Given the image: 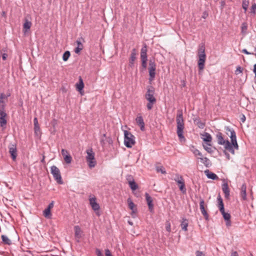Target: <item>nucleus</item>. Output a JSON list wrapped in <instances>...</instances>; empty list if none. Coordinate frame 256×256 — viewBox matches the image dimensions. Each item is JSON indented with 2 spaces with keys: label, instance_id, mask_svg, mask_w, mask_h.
Segmentation results:
<instances>
[{
  "label": "nucleus",
  "instance_id": "3",
  "mask_svg": "<svg viewBox=\"0 0 256 256\" xmlns=\"http://www.w3.org/2000/svg\"><path fill=\"white\" fill-rule=\"evenodd\" d=\"M198 67L199 70H202L204 68V64L206 60L205 54V47L204 44L200 46L198 50Z\"/></svg>",
  "mask_w": 256,
  "mask_h": 256
},
{
  "label": "nucleus",
  "instance_id": "63",
  "mask_svg": "<svg viewBox=\"0 0 256 256\" xmlns=\"http://www.w3.org/2000/svg\"><path fill=\"white\" fill-rule=\"evenodd\" d=\"M208 16V14H206V12H204L203 14L202 18H206Z\"/></svg>",
  "mask_w": 256,
  "mask_h": 256
},
{
  "label": "nucleus",
  "instance_id": "35",
  "mask_svg": "<svg viewBox=\"0 0 256 256\" xmlns=\"http://www.w3.org/2000/svg\"><path fill=\"white\" fill-rule=\"evenodd\" d=\"M8 96L4 94H1L0 95V108H1V106L4 104L5 105L4 102L3 100V99L6 98Z\"/></svg>",
  "mask_w": 256,
  "mask_h": 256
},
{
  "label": "nucleus",
  "instance_id": "17",
  "mask_svg": "<svg viewBox=\"0 0 256 256\" xmlns=\"http://www.w3.org/2000/svg\"><path fill=\"white\" fill-rule=\"evenodd\" d=\"M90 204L93 210L94 211L98 210H100V206L99 204L96 202V198H90Z\"/></svg>",
  "mask_w": 256,
  "mask_h": 256
},
{
  "label": "nucleus",
  "instance_id": "51",
  "mask_svg": "<svg viewBox=\"0 0 256 256\" xmlns=\"http://www.w3.org/2000/svg\"><path fill=\"white\" fill-rule=\"evenodd\" d=\"M217 199H218V204L223 203L222 199L220 194L218 195Z\"/></svg>",
  "mask_w": 256,
  "mask_h": 256
},
{
  "label": "nucleus",
  "instance_id": "59",
  "mask_svg": "<svg viewBox=\"0 0 256 256\" xmlns=\"http://www.w3.org/2000/svg\"><path fill=\"white\" fill-rule=\"evenodd\" d=\"M227 150H224V153L225 154V155L226 156V157L227 158L228 160H230V156L229 154L228 153V152H226Z\"/></svg>",
  "mask_w": 256,
  "mask_h": 256
},
{
  "label": "nucleus",
  "instance_id": "31",
  "mask_svg": "<svg viewBox=\"0 0 256 256\" xmlns=\"http://www.w3.org/2000/svg\"><path fill=\"white\" fill-rule=\"evenodd\" d=\"M32 26V22H28V20H26L24 24V29L25 30L26 32L28 30H29Z\"/></svg>",
  "mask_w": 256,
  "mask_h": 256
},
{
  "label": "nucleus",
  "instance_id": "49",
  "mask_svg": "<svg viewBox=\"0 0 256 256\" xmlns=\"http://www.w3.org/2000/svg\"><path fill=\"white\" fill-rule=\"evenodd\" d=\"M246 116L244 114H242L240 116V120L242 122H244L246 121Z\"/></svg>",
  "mask_w": 256,
  "mask_h": 256
},
{
  "label": "nucleus",
  "instance_id": "26",
  "mask_svg": "<svg viewBox=\"0 0 256 256\" xmlns=\"http://www.w3.org/2000/svg\"><path fill=\"white\" fill-rule=\"evenodd\" d=\"M2 242L6 244L10 245L12 244V241L6 235H2Z\"/></svg>",
  "mask_w": 256,
  "mask_h": 256
},
{
  "label": "nucleus",
  "instance_id": "10",
  "mask_svg": "<svg viewBox=\"0 0 256 256\" xmlns=\"http://www.w3.org/2000/svg\"><path fill=\"white\" fill-rule=\"evenodd\" d=\"M154 89L152 86H150L147 89L146 94V98L150 102H156V98L154 97Z\"/></svg>",
  "mask_w": 256,
  "mask_h": 256
},
{
  "label": "nucleus",
  "instance_id": "18",
  "mask_svg": "<svg viewBox=\"0 0 256 256\" xmlns=\"http://www.w3.org/2000/svg\"><path fill=\"white\" fill-rule=\"evenodd\" d=\"M136 121L138 125L140 127L142 130H144V122L143 118L140 115L138 116L136 118Z\"/></svg>",
  "mask_w": 256,
  "mask_h": 256
},
{
  "label": "nucleus",
  "instance_id": "5",
  "mask_svg": "<svg viewBox=\"0 0 256 256\" xmlns=\"http://www.w3.org/2000/svg\"><path fill=\"white\" fill-rule=\"evenodd\" d=\"M50 172L55 180L58 184H62L63 181L60 170L56 166H52L50 167Z\"/></svg>",
  "mask_w": 256,
  "mask_h": 256
},
{
  "label": "nucleus",
  "instance_id": "2",
  "mask_svg": "<svg viewBox=\"0 0 256 256\" xmlns=\"http://www.w3.org/2000/svg\"><path fill=\"white\" fill-rule=\"evenodd\" d=\"M177 130L176 132L179 138L181 140L184 139L183 135L184 126V120L182 116V110H178L176 118Z\"/></svg>",
  "mask_w": 256,
  "mask_h": 256
},
{
  "label": "nucleus",
  "instance_id": "33",
  "mask_svg": "<svg viewBox=\"0 0 256 256\" xmlns=\"http://www.w3.org/2000/svg\"><path fill=\"white\" fill-rule=\"evenodd\" d=\"M64 160L66 164H70L72 160V158L70 154H66L64 156Z\"/></svg>",
  "mask_w": 256,
  "mask_h": 256
},
{
  "label": "nucleus",
  "instance_id": "48",
  "mask_svg": "<svg viewBox=\"0 0 256 256\" xmlns=\"http://www.w3.org/2000/svg\"><path fill=\"white\" fill-rule=\"evenodd\" d=\"M196 256H205L203 252L200 250H197L196 252Z\"/></svg>",
  "mask_w": 256,
  "mask_h": 256
},
{
  "label": "nucleus",
  "instance_id": "8",
  "mask_svg": "<svg viewBox=\"0 0 256 256\" xmlns=\"http://www.w3.org/2000/svg\"><path fill=\"white\" fill-rule=\"evenodd\" d=\"M174 180L178 184L180 190L182 193H186V190L185 187L184 180L182 176L176 174V177L174 178Z\"/></svg>",
  "mask_w": 256,
  "mask_h": 256
},
{
  "label": "nucleus",
  "instance_id": "24",
  "mask_svg": "<svg viewBox=\"0 0 256 256\" xmlns=\"http://www.w3.org/2000/svg\"><path fill=\"white\" fill-rule=\"evenodd\" d=\"M75 236L80 238H81L82 230L78 226H76L74 227Z\"/></svg>",
  "mask_w": 256,
  "mask_h": 256
},
{
  "label": "nucleus",
  "instance_id": "22",
  "mask_svg": "<svg viewBox=\"0 0 256 256\" xmlns=\"http://www.w3.org/2000/svg\"><path fill=\"white\" fill-rule=\"evenodd\" d=\"M128 208L132 210V213H136L137 212V208L136 205L132 202L130 198L128 199Z\"/></svg>",
  "mask_w": 256,
  "mask_h": 256
},
{
  "label": "nucleus",
  "instance_id": "12",
  "mask_svg": "<svg viewBox=\"0 0 256 256\" xmlns=\"http://www.w3.org/2000/svg\"><path fill=\"white\" fill-rule=\"evenodd\" d=\"M146 200L148 205L149 210L152 212H154V204L152 198L148 193L145 194Z\"/></svg>",
  "mask_w": 256,
  "mask_h": 256
},
{
  "label": "nucleus",
  "instance_id": "27",
  "mask_svg": "<svg viewBox=\"0 0 256 256\" xmlns=\"http://www.w3.org/2000/svg\"><path fill=\"white\" fill-rule=\"evenodd\" d=\"M43 214H44V216L45 218H51L52 214L50 212V209H49L48 208H46L44 210V211Z\"/></svg>",
  "mask_w": 256,
  "mask_h": 256
},
{
  "label": "nucleus",
  "instance_id": "64",
  "mask_svg": "<svg viewBox=\"0 0 256 256\" xmlns=\"http://www.w3.org/2000/svg\"><path fill=\"white\" fill-rule=\"evenodd\" d=\"M44 158H45V156L44 155H43L42 156V160H41V162H42V164H44L45 163V160H44Z\"/></svg>",
  "mask_w": 256,
  "mask_h": 256
},
{
  "label": "nucleus",
  "instance_id": "52",
  "mask_svg": "<svg viewBox=\"0 0 256 256\" xmlns=\"http://www.w3.org/2000/svg\"><path fill=\"white\" fill-rule=\"evenodd\" d=\"M242 72V68L240 66H238L236 70V74H238V72L241 73Z\"/></svg>",
  "mask_w": 256,
  "mask_h": 256
},
{
  "label": "nucleus",
  "instance_id": "57",
  "mask_svg": "<svg viewBox=\"0 0 256 256\" xmlns=\"http://www.w3.org/2000/svg\"><path fill=\"white\" fill-rule=\"evenodd\" d=\"M62 154L64 157L66 154H68V152L66 150L62 149Z\"/></svg>",
  "mask_w": 256,
  "mask_h": 256
},
{
  "label": "nucleus",
  "instance_id": "45",
  "mask_svg": "<svg viewBox=\"0 0 256 256\" xmlns=\"http://www.w3.org/2000/svg\"><path fill=\"white\" fill-rule=\"evenodd\" d=\"M166 228L168 232H170L171 228H170V222H167V224H166Z\"/></svg>",
  "mask_w": 256,
  "mask_h": 256
},
{
  "label": "nucleus",
  "instance_id": "44",
  "mask_svg": "<svg viewBox=\"0 0 256 256\" xmlns=\"http://www.w3.org/2000/svg\"><path fill=\"white\" fill-rule=\"evenodd\" d=\"M105 255L106 256H113L108 249L105 250Z\"/></svg>",
  "mask_w": 256,
  "mask_h": 256
},
{
  "label": "nucleus",
  "instance_id": "7",
  "mask_svg": "<svg viewBox=\"0 0 256 256\" xmlns=\"http://www.w3.org/2000/svg\"><path fill=\"white\" fill-rule=\"evenodd\" d=\"M156 64L154 58H150L149 60L148 72L150 75V80H152L156 76Z\"/></svg>",
  "mask_w": 256,
  "mask_h": 256
},
{
  "label": "nucleus",
  "instance_id": "34",
  "mask_svg": "<svg viewBox=\"0 0 256 256\" xmlns=\"http://www.w3.org/2000/svg\"><path fill=\"white\" fill-rule=\"evenodd\" d=\"M249 4L248 0H242V8L246 11L248 9V6Z\"/></svg>",
  "mask_w": 256,
  "mask_h": 256
},
{
  "label": "nucleus",
  "instance_id": "6",
  "mask_svg": "<svg viewBox=\"0 0 256 256\" xmlns=\"http://www.w3.org/2000/svg\"><path fill=\"white\" fill-rule=\"evenodd\" d=\"M87 156L86 157V161L90 168H92L95 166L96 161L94 160V153L92 148L86 150Z\"/></svg>",
  "mask_w": 256,
  "mask_h": 256
},
{
  "label": "nucleus",
  "instance_id": "1",
  "mask_svg": "<svg viewBox=\"0 0 256 256\" xmlns=\"http://www.w3.org/2000/svg\"><path fill=\"white\" fill-rule=\"evenodd\" d=\"M226 134L230 136L231 142L228 140L224 139L223 134L222 132H218L216 134V138L217 140L218 144L220 145L224 146L226 150H228L232 154H234V149H238V145L236 140V134L234 130L226 126L225 128Z\"/></svg>",
  "mask_w": 256,
  "mask_h": 256
},
{
  "label": "nucleus",
  "instance_id": "11",
  "mask_svg": "<svg viewBox=\"0 0 256 256\" xmlns=\"http://www.w3.org/2000/svg\"><path fill=\"white\" fill-rule=\"evenodd\" d=\"M9 153L13 160H15L17 157V149L16 144H10L8 146Z\"/></svg>",
  "mask_w": 256,
  "mask_h": 256
},
{
  "label": "nucleus",
  "instance_id": "40",
  "mask_svg": "<svg viewBox=\"0 0 256 256\" xmlns=\"http://www.w3.org/2000/svg\"><path fill=\"white\" fill-rule=\"evenodd\" d=\"M218 208L220 212L224 211V203L218 204Z\"/></svg>",
  "mask_w": 256,
  "mask_h": 256
},
{
  "label": "nucleus",
  "instance_id": "23",
  "mask_svg": "<svg viewBox=\"0 0 256 256\" xmlns=\"http://www.w3.org/2000/svg\"><path fill=\"white\" fill-rule=\"evenodd\" d=\"M188 220L186 218H182V221L181 222L180 226L182 228V230L186 232L188 230Z\"/></svg>",
  "mask_w": 256,
  "mask_h": 256
},
{
  "label": "nucleus",
  "instance_id": "36",
  "mask_svg": "<svg viewBox=\"0 0 256 256\" xmlns=\"http://www.w3.org/2000/svg\"><path fill=\"white\" fill-rule=\"evenodd\" d=\"M156 170L157 172H160L162 174H166V171L165 170L164 168L162 166H156Z\"/></svg>",
  "mask_w": 256,
  "mask_h": 256
},
{
  "label": "nucleus",
  "instance_id": "14",
  "mask_svg": "<svg viewBox=\"0 0 256 256\" xmlns=\"http://www.w3.org/2000/svg\"><path fill=\"white\" fill-rule=\"evenodd\" d=\"M223 182H224L222 184V190L224 194L225 198H228L230 195V192L228 184L226 182L225 180H224Z\"/></svg>",
  "mask_w": 256,
  "mask_h": 256
},
{
  "label": "nucleus",
  "instance_id": "61",
  "mask_svg": "<svg viewBox=\"0 0 256 256\" xmlns=\"http://www.w3.org/2000/svg\"><path fill=\"white\" fill-rule=\"evenodd\" d=\"M194 154L196 156L198 155H201V152L198 150H194Z\"/></svg>",
  "mask_w": 256,
  "mask_h": 256
},
{
  "label": "nucleus",
  "instance_id": "19",
  "mask_svg": "<svg viewBox=\"0 0 256 256\" xmlns=\"http://www.w3.org/2000/svg\"><path fill=\"white\" fill-rule=\"evenodd\" d=\"M202 140L204 142H207V144L211 146L210 142L212 140V137L211 135L208 132H204L202 135Z\"/></svg>",
  "mask_w": 256,
  "mask_h": 256
},
{
  "label": "nucleus",
  "instance_id": "32",
  "mask_svg": "<svg viewBox=\"0 0 256 256\" xmlns=\"http://www.w3.org/2000/svg\"><path fill=\"white\" fill-rule=\"evenodd\" d=\"M70 56V53L69 51L67 50L64 52L62 56V60L66 62L68 60V58Z\"/></svg>",
  "mask_w": 256,
  "mask_h": 256
},
{
  "label": "nucleus",
  "instance_id": "30",
  "mask_svg": "<svg viewBox=\"0 0 256 256\" xmlns=\"http://www.w3.org/2000/svg\"><path fill=\"white\" fill-rule=\"evenodd\" d=\"M198 158L200 160L201 162H202L205 166L206 167L208 166L210 160L207 158Z\"/></svg>",
  "mask_w": 256,
  "mask_h": 256
},
{
  "label": "nucleus",
  "instance_id": "15",
  "mask_svg": "<svg viewBox=\"0 0 256 256\" xmlns=\"http://www.w3.org/2000/svg\"><path fill=\"white\" fill-rule=\"evenodd\" d=\"M200 208L202 212V214L204 216L205 219L206 220H208V214L204 208V201L202 198H201L200 200Z\"/></svg>",
  "mask_w": 256,
  "mask_h": 256
},
{
  "label": "nucleus",
  "instance_id": "29",
  "mask_svg": "<svg viewBox=\"0 0 256 256\" xmlns=\"http://www.w3.org/2000/svg\"><path fill=\"white\" fill-rule=\"evenodd\" d=\"M129 186L130 188L133 190H136L138 188V184L134 182V180L129 182Z\"/></svg>",
  "mask_w": 256,
  "mask_h": 256
},
{
  "label": "nucleus",
  "instance_id": "38",
  "mask_svg": "<svg viewBox=\"0 0 256 256\" xmlns=\"http://www.w3.org/2000/svg\"><path fill=\"white\" fill-rule=\"evenodd\" d=\"M196 124L198 127L200 128H204L205 126V123L200 120L198 121Z\"/></svg>",
  "mask_w": 256,
  "mask_h": 256
},
{
  "label": "nucleus",
  "instance_id": "13",
  "mask_svg": "<svg viewBox=\"0 0 256 256\" xmlns=\"http://www.w3.org/2000/svg\"><path fill=\"white\" fill-rule=\"evenodd\" d=\"M147 46L144 44L140 50V59L142 62H147Z\"/></svg>",
  "mask_w": 256,
  "mask_h": 256
},
{
  "label": "nucleus",
  "instance_id": "20",
  "mask_svg": "<svg viewBox=\"0 0 256 256\" xmlns=\"http://www.w3.org/2000/svg\"><path fill=\"white\" fill-rule=\"evenodd\" d=\"M204 174L208 178L210 179H212V180H217L218 179V177L216 174L210 172L208 170H206L204 171Z\"/></svg>",
  "mask_w": 256,
  "mask_h": 256
},
{
  "label": "nucleus",
  "instance_id": "62",
  "mask_svg": "<svg viewBox=\"0 0 256 256\" xmlns=\"http://www.w3.org/2000/svg\"><path fill=\"white\" fill-rule=\"evenodd\" d=\"M230 256H238V253L236 251L232 252Z\"/></svg>",
  "mask_w": 256,
  "mask_h": 256
},
{
  "label": "nucleus",
  "instance_id": "53",
  "mask_svg": "<svg viewBox=\"0 0 256 256\" xmlns=\"http://www.w3.org/2000/svg\"><path fill=\"white\" fill-rule=\"evenodd\" d=\"M242 52L246 54H254V53L248 52L246 49H243Z\"/></svg>",
  "mask_w": 256,
  "mask_h": 256
},
{
  "label": "nucleus",
  "instance_id": "54",
  "mask_svg": "<svg viewBox=\"0 0 256 256\" xmlns=\"http://www.w3.org/2000/svg\"><path fill=\"white\" fill-rule=\"evenodd\" d=\"M54 201H52L48 204V206L47 208L51 210L53 207H54Z\"/></svg>",
  "mask_w": 256,
  "mask_h": 256
},
{
  "label": "nucleus",
  "instance_id": "16",
  "mask_svg": "<svg viewBox=\"0 0 256 256\" xmlns=\"http://www.w3.org/2000/svg\"><path fill=\"white\" fill-rule=\"evenodd\" d=\"M136 50L135 48L132 49L130 56L129 59V66L132 68L134 66V62L136 60Z\"/></svg>",
  "mask_w": 256,
  "mask_h": 256
},
{
  "label": "nucleus",
  "instance_id": "21",
  "mask_svg": "<svg viewBox=\"0 0 256 256\" xmlns=\"http://www.w3.org/2000/svg\"><path fill=\"white\" fill-rule=\"evenodd\" d=\"M246 186L245 183H244L240 188V196L243 200H246Z\"/></svg>",
  "mask_w": 256,
  "mask_h": 256
},
{
  "label": "nucleus",
  "instance_id": "41",
  "mask_svg": "<svg viewBox=\"0 0 256 256\" xmlns=\"http://www.w3.org/2000/svg\"><path fill=\"white\" fill-rule=\"evenodd\" d=\"M204 148V150L207 151L208 153H212L213 152V150H212L211 148L205 146L203 144Z\"/></svg>",
  "mask_w": 256,
  "mask_h": 256
},
{
  "label": "nucleus",
  "instance_id": "60",
  "mask_svg": "<svg viewBox=\"0 0 256 256\" xmlns=\"http://www.w3.org/2000/svg\"><path fill=\"white\" fill-rule=\"evenodd\" d=\"M106 141L110 144H112V138H110V137L106 138Z\"/></svg>",
  "mask_w": 256,
  "mask_h": 256
},
{
  "label": "nucleus",
  "instance_id": "55",
  "mask_svg": "<svg viewBox=\"0 0 256 256\" xmlns=\"http://www.w3.org/2000/svg\"><path fill=\"white\" fill-rule=\"evenodd\" d=\"M34 127L39 126L38 123V120L36 118H34Z\"/></svg>",
  "mask_w": 256,
  "mask_h": 256
},
{
  "label": "nucleus",
  "instance_id": "4",
  "mask_svg": "<svg viewBox=\"0 0 256 256\" xmlns=\"http://www.w3.org/2000/svg\"><path fill=\"white\" fill-rule=\"evenodd\" d=\"M135 137L128 130L124 131V144L128 148H130L135 144Z\"/></svg>",
  "mask_w": 256,
  "mask_h": 256
},
{
  "label": "nucleus",
  "instance_id": "25",
  "mask_svg": "<svg viewBox=\"0 0 256 256\" xmlns=\"http://www.w3.org/2000/svg\"><path fill=\"white\" fill-rule=\"evenodd\" d=\"M84 87V84L83 82V80L82 78L80 76L79 78V83L76 84V88L77 90L80 92Z\"/></svg>",
  "mask_w": 256,
  "mask_h": 256
},
{
  "label": "nucleus",
  "instance_id": "37",
  "mask_svg": "<svg viewBox=\"0 0 256 256\" xmlns=\"http://www.w3.org/2000/svg\"><path fill=\"white\" fill-rule=\"evenodd\" d=\"M34 131L36 136H39L40 135V126H36L34 127Z\"/></svg>",
  "mask_w": 256,
  "mask_h": 256
},
{
  "label": "nucleus",
  "instance_id": "50",
  "mask_svg": "<svg viewBox=\"0 0 256 256\" xmlns=\"http://www.w3.org/2000/svg\"><path fill=\"white\" fill-rule=\"evenodd\" d=\"M106 138L104 139L102 138H101L100 140V143L101 146H104L106 144Z\"/></svg>",
  "mask_w": 256,
  "mask_h": 256
},
{
  "label": "nucleus",
  "instance_id": "47",
  "mask_svg": "<svg viewBox=\"0 0 256 256\" xmlns=\"http://www.w3.org/2000/svg\"><path fill=\"white\" fill-rule=\"evenodd\" d=\"M83 49V48L81 47H76L74 50V52L76 54H79L80 52Z\"/></svg>",
  "mask_w": 256,
  "mask_h": 256
},
{
  "label": "nucleus",
  "instance_id": "46",
  "mask_svg": "<svg viewBox=\"0 0 256 256\" xmlns=\"http://www.w3.org/2000/svg\"><path fill=\"white\" fill-rule=\"evenodd\" d=\"M252 12H253L254 14L256 13V4H254L252 6Z\"/></svg>",
  "mask_w": 256,
  "mask_h": 256
},
{
  "label": "nucleus",
  "instance_id": "56",
  "mask_svg": "<svg viewBox=\"0 0 256 256\" xmlns=\"http://www.w3.org/2000/svg\"><path fill=\"white\" fill-rule=\"evenodd\" d=\"M142 66L144 69H146L147 67V62H142Z\"/></svg>",
  "mask_w": 256,
  "mask_h": 256
},
{
  "label": "nucleus",
  "instance_id": "28",
  "mask_svg": "<svg viewBox=\"0 0 256 256\" xmlns=\"http://www.w3.org/2000/svg\"><path fill=\"white\" fill-rule=\"evenodd\" d=\"M220 212L222 213L225 220L230 221L231 216L229 213L226 212L224 210V211Z\"/></svg>",
  "mask_w": 256,
  "mask_h": 256
},
{
  "label": "nucleus",
  "instance_id": "58",
  "mask_svg": "<svg viewBox=\"0 0 256 256\" xmlns=\"http://www.w3.org/2000/svg\"><path fill=\"white\" fill-rule=\"evenodd\" d=\"M8 56V55L6 53H3L2 54V59L4 60H6Z\"/></svg>",
  "mask_w": 256,
  "mask_h": 256
},
{
  "label": "nucleus",
  "instance_id": "42",
  "mask_svg": "<svg viewBox=\"0 0 256 256\" xmlns=\"http://www.w3.org/2000/svg\"><path fill=\"white\" fill-rule=\"evenodd\" d=\"M76 43L78 45V47H81L82 48H84L83 46V45L80 40V38H79L78 40H77L76 41Z\"/></svg>",
  "mask_w": 256,
  "mask_h": 256
},
{
  "label": "nucleus",
  "instance_id": "43",
  "mask_svg": "<svg viewBox=\"0 0 256 256\" xmlns=\"http://www.w3.org/2000/svg\"><path fill=\"white\" fill-rule=\"evenodd\" d=\"M96 254L97 256H103V254L100 249H98V248L96 249Z\"/></svg>",
  "mask_w": 256,
  "mask_h": 256
},
{
  "label": "nucleus",
  "instance_id": "9",
  "mask_svg": "<svg viewBox=\"0 0 256 256\" xmlns=\"http://www.w3.org/2000/svg\"><path fill=\"white\" fill-rule=\"evenodd\" d=\"M5 105L2 104L1 106V108H0V126L2 128H6L7 120H6V117L7 116V114L4 110Z\"/></svg>",
  "mask_w": 256,
  "mask_h": 256
},
{
  "label": "nucleus",
  "instance_id": "39",
  "mask_svg": "<svg viewBox=\"0 0 256 256\" xmlns=\"http://www.w3.org/2000/svg\"><path fill=\"white\" fill-rule=\"evenodd\" d=\"M155 102H148L147 104V105H146L147 108L148 110H152L153 107V104Z\"/></svg>",
  "mask_w": 256,
  "mask_h": 256
}]
</instances>
